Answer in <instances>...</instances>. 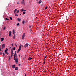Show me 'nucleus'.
Returning <instances> with one entry per match:
<instances>
[{"label": "nucleus", "instance_id": "obj_1", "mask_svg": "<svg viewBox=\"0 0 76 76\" xmlns=\"http://www.w3.org/2000/svg\"><path fill=\"white\" fill-rule=\"evenodd\" d=\"M22 50V45L20 44L19 46V48L17 50V53H19V51Z\"/></svg>", "mask_w": 76, "mask_h": 76}, {"label": "nucleus", "instance_id": "obj_2", "mask_svg": "<svg viewBox=\"0 0 76 76\" xmlns=\"http://www.w3.org/2000/svg\"><path fill=\"white\" fill-rule=\"evenodd\" d=\"M23 4L24 6H25V1H22L21 2V4Z\"/></svg>", "mask_w": 76, "mask_h": 76}, {"label": "nucleus", "instance_id": "obj_3", "mask_svg": "<svg viewBox=\"0 0 76 76\" xmlns=\"http://www.w3.org/2000/svg\"><path fill=\"white\" fill-rule=\"evenodd\" d=\"M25 33H23V35L22 36V37L21 38L22 39H24V38H25Z\"/></svg>", "mask_w": 76, "mask_h": 76}, {"label": "nucleus", "instance_id": "obj_4", "mask_svg": "<svg viewBox=\"0 0 76 76\" xmlns=\"http://www.w3.org/2000/svg\"><path fill=\"white\" fill-rule=\"evenodd\" d=\"M5 48V44H3L2 45V49H4V48Z\"/></svg>", "mask_w": 76, "mask_h": 76}, {"label": "nucleus", "instance_id": "obj_5", "mask_svg": "<svg viewBox=\"0 0 76 76\" xmlns=\"http://www.w3.org/2000/svg\"><path fill=\"white\" fill-rule=\"evenodd\" d=\"M29 45V44L28 43H26L24 45V48H26Z\"/></svg>", "mask_w": 76, "mask_h": 76}, {"label": "nucleus", "instance_id": "obj_6", "mask_svg": "<svg viewBox=\"0 0 76 76\" xmlns=\"http://www.w3.org/2000/svg\"><path fill=\"white\" fill-rule=\"evenodd\" d=\"M15 63H16V64L18 63V58H16L15 59Z\"/></svg>", "mask_w": 76, "mask_h": 76}, {"label": "nucleus", "instance_id": "obj_7", "mask_svg": "<svg viewBox=\"0 0 76 76\" xmlns=\"http://www.w3.org/2000/svg\"><path fill=\"white\" fill-rule=\"evenodd\" d=\"M47 57V56H45V57H44V58L43 59V61H45L46 60L45 59V58H46Z\"/></svg>", "mask_w": 76, "mask_h": 76}, {"label": "nucleus", "instance_id": "obj_8", "mask_svg": "<svg viewBox=\"0 0 76 76\" xmlns=\"http://www.w3.org/2000/svg\"><path fill=\"white\" fill-rule=\"evenodd\" d=\"M13 50H11V57L12 58V56H13Z\"/></svg>", "mask_w": 76, "mask_h": 76}, {"label": "nucleus", "instance_id": "obj_9", "mask_svg": "<svg viewBox=\"0 0 76 76\" xmlns=\"http://www.w3.org/2000/svg\"><path fill=\"white\" fill-rule=\"evenodd\" d=\"M11 34H12V32L10 31L9 33V37H10V36H11Z\"/></svg>", "mask_w": 76, "mask_h": 76}, {"label": "nucleus", "instance_id": "obj_10", "mask_svg": "<svg viewBox=\"0 0 76 76\" xmlns=\"http://www.w3.org/2000/svg\"><path fill=\"white\" fill-rule=\"evenodd\" d=\"M15 37H16V34H14L13 37V39H15Z\"/></svg>", "mask_w": 76, "mask_h": 76}, {"label": "nucleus", "instance_id": "obj_11", "mask_svg": "<svg viewBox=\"0 0 76 76\" xmlns=\"http://www.w3.org/2000/svg\"><path fill=\"white\" fill-rule=\"evenodd\" d=\"M17 20L19 22H20V20H21V19L20 18H18Z\"/></svg>", "mask_w": 76, "mask_h": 76}, {"label": "nucleus", "instance_id": "obj_12", "mask_svg": "<svg viewBox=\"0 0 76 76\" xmlns=\"http://www.w3.org/2000/svg\"><path fill=\"white\" fill-rule=\"evenodd\" d=\"M12 68L13 69H15V65H13L12 66Z\"/></svg>", "mask_w": 76, "mask_h": 76}, {"label": "nucleus", "instance_id": "obj_13", "mask_svg": "<svg viewBox=\"0 0 76 76\" xmlns=\"http://www.w3.org/2000/svg\"><path fill=\"white\" fill-rule=\"evenodd\" d=\"M15 70H18V67L15 68Z\"/></svg>", "mask_w": 76, "mask_h": 76}, {"label": "nucleus", "instance_id": "obj_14", "mask_svg": "<svg viewBox=\"0 0 76 76\" xmlns=\"http://www.w3.org/2000/svg\"><path fill=\"white\" fill-rule=\"evenodd\" d=\"M42 2V1H41V0H40L38 2V3H39V4H41Z\"/></svg>", "mask_w": 76, "mask_h": 76}, {"label": "nucleus", "instance_id": "obj_15", "mask_svg": "<svg viewBox=\"0 0 76 76\" xmlns=\"http://www.w3.org/2000/svg\"><path fill=\"white\" fill-rule=\"evenodd\" d=\"M4 40V38H2L1 39V41H3Z\"/></svg>", "mask_w": 76, "mask_h": 76}, {"label": "nucleus", "instance_id": "obj_16", "mask_svg": "<svg viewBox=\"0 0 76 76\" xmlns=\"http://www.w3.org/2000/svg\"><path fill=\"white\" fill-rule=\"evenodd\" d=\"M7 51H8V49L7 48L5 50V52H7Z\"/></svg>", "mask_w": 76, "mask_h": 76}, {"label": "nucleus", "instance_id": "obj_17", "mask_svg": "<svg viewBox=\"0 0 76 76\" xmlns=\"http://www.w3.org/2000/svg\"><path fill=\"white\" fill-rule=\"evenodd\" d=\"M17 11V9H15L14 10V13H16L15 12H16Z\"/></svg>", "mask_w": 76, "mask_h": 76}, {"label": "nucleus", "instance_id": "obj_18", "mask_svg": "<svg viewBox=\"0 0 76 76\" xmlns=\"http://www.w3.org/2000/svg\"><path fill=\"white\" fill-rule=\"evenodd\" d=\"M28 60H32V58L31 57H29V58H28Z\"/></svg>", "mask_w": 76, "mask_h": 76}, {"label": "nucleus", "instance_id": "obj_19", "mask_svg": "<svg viewBox=\"0 0 76 76\" xmlns=\"http://www.w3.org/2000/svg\"><path fill=\"white\" fill-rule=\"evenodd\" d=\"M5 53L7 55H8V54H9V53H8V52H5Z\"/></svg>", "mask_w": 76, "mask_h": 76}, {"label": "nucleus", "instance_id": "obj_20", "mask_svg": "<svg viewBox=\"0 0 76 76\" xmlns=\"http://www.w3.org/2000/svg\"><path fill=\"white\" fill-rule=\"evenodd\" d=\"M22 23L23 25V24H24V23H25V21H23L22 22Z\"/></svg>", "mask_w": 76, "mask_h": 76}, {"label": "nucleus", "instance_id": "obj_21", "mask_svg": "<svg viewBox=\"0 0 76 76\" xmlns=\"http://www.w3.org/2000/svg\"><path fill=\"white\" fill-rule=\"evenodd\" d=\"M16 48L15 47H14V48H13L12 49V50H15V49Z\"/></svg>", "mask_w": 76, "mask_h": 76}, {"label": "nucleus", "instance_id": "obj_22", "mask_svg": "<svg viewBox=\"0 0 76 76\" xmlns=\"http://www.w3.org/2000/svg\"><path fill=\"white\" fill-rule=\"evenodd\" d=\"M23 11H24V10L23 9H22L21 10V12H23Z\"/></svg>", "mask_w": 76, "mask_h": 76}, {"label": "nucleus", "instance_id": "obj_23", "mask_svg": "<svg viewBox=\"0 0 76 76\" xmlns=\"http://www.w3.org/2000/svg\"><path fill=\"white\" fill-rule=\"evenodd\" d=\"M10 20H12V17H10Z\"/></svg>", "mask_w": 76, "mask_h": 76}, {"label": "nucleus", "instance_id": "obj_24", "mask_svg": "<svg viewBox=\"0 0 76 76\" xmlns=\"http://www.w3.org/2000/svg\"><path fill=\"white\" fill-rule=\"evenodd\" d=\"M14 54H15V55H17V54H16V51H15V53H14Z\"/></svg>", "mask_w": 76, "mask_h": 76}, {"label": "nucleus", "instance_id": "obj_25", "mask_svg": "<svg viewBox=\"0 0 76 76\" xmlns=\"http://www.w3.org/2000/svg\"><path fill=\"white\" fill-rule=\"evenodd\" d=\"M5 20H9V19H8L7 18H5Z\"/></svg>", "mask_w": 76, "mask_h": 76}, {"label": "nucleus", "instance_id": "obj_26", "mask_svg": "<svg viewBox=\"0 0 76 76\" xmlns=\"http://www.w3.org/2000/svg\"><path fill=\"white\" fill-rule=\"evenodd\" d=\"M14 14H15V16H16V17L18 16V15H17V14H16V13H14Z\"/></svg>", "mask_w": 76, "mask_h": 76}, {"label": "nucleus", "instance_id": "obj_27", "mask_svg": "<svg viewBox=\"0 0 76 76\" xmlns=\"http://www.w3.org/2000/svg\"><path fill=\"white\" fill-rule=\"evenodd\" d=\"M43 61V64H45V61Z\"/></svg>", "mask_w": 76, "mask_h": 76}, {"label": "nucleus", "instance_id": "obj_28", "mask_svg": "<svg viewBox=\"0 0 76 76\" xmlns=\"http://www.w3.org/2000/svg\"><path fill=\"white\" fill-rule=\"evenodd\" d=\"M13 34H15V30H13Z\"/></svg>", "mask_w": 76, "mask_h": 76}, {"label": "nucleus", "instance_id": "obj_29", "mask_svg": "<svg viewBox=\"0 0 76 76\" xmlns=\"http://www.w3.org/2000/svg\"><path fill=\"white\" fill-rule=\"evenodd\" d=\"M15 58H17V55H15Z\"/></svg>", "mask_w": 76, "mask_h": 76}, {"label": "nucleus", "instance_id": "obj_30", "mask_svg": "<svg viewBox=\"0 0 76 76\" xmlns=\"http://www.w3.org/2000/svg\"><path fill=\"white\" fill-rule=\"evenodd\" d=\"M19 10H17V11L16 13H19Z\"/></svg>", "mask_w": 76, "mask_h": 76}, {"label": "nucleus", "instance_id": "obj_31", "mask_svg": "<svg viewBox=\"0 0 76 76\" xmlns=\"http://www.w3.org/2000/svg\"><path fill=\"white\" fill-rule=\"evenodd\" d=\"M26 13V12H23V15H25V14Z\"/></svg>", "mask_w": 76, "mask_h": 76}, {"label": "nucleus", "instance_id": "obj_32", "mask_svg": "<svg viewBox=\"0 0 76 76\" xmlns=\"http://www.w3.org/2000/svg\"><path fill=\"white\" fill-rule=\"evenodd\" d=\"M10 49H11V51H12V48H11V47H10Z\"/></svg>", "mask_w": 76, "mask_h": 76}, {"label": "nucleus", "instance_id": "obj_33", "mask_svg": "<svg viewBox=\"0 0 76 76\" xmlns=\"http://www.w3.org/2000/svg\"><path fill=\"white\" fill-rule=\"evenodd\" d=\"M46 9H47V7H45V10H46Z\"/></svg>", "mask_w": 76, "mask_h": 76}, {"label": "nucleus", "instance_id": "obj_34", "mask_svg": "<svg viewBox=\"0 0 76 76\" xmlns=\"http://www.w3.org/2000/svg\"><path fill=\"white\" fill-rule=\"evenodd\" d=\"M3 29L4 30H5V29H6V27H4Z\"/></svg>", "mask_w": 76, "mask_h": 76}, {"label": "nucleus", "instance_id": "obj_35", "mask_svg": "<svg viewBox=\"0 0 76 76\" xmlns=\"http://www.w3.org/2000/svg\"><path fill=\"white\" fill-rule=\"evenodd\" d=\"M19 23H17V26H19Z\"/></svg>", "mask_w": 76, "mask_h": 76}, {"label": "nucleus", "instance_id": "obj_36", "mask_svg": "<svg viewBox=\"0 0 76 76\" xmlns=\"http://www.w3.org/2000/svg\"><path fill=\"white\" fill-rule=\"evenodd\" d=\"M11 45H12V47H13V44H11Z\"/></svg>", "mask_w": 76, "mask_h": 76}, {"label": "nucleus", "instance_id": "obj_37", "mask_svg": "<svg viewBox=\"0 0 76 76\" xmlns=\"http://www.w3.org/2000/svg\"><path fill=\"white\" fill-rule=\"evenodd\" d=\"M3 56L4 55V53H3Z\"/></svg>", "mask_w": 76, "mask_h": 76}, {"label": "nucleus", "instance_id": "obj_38", "mask_svg": "<svg viewBox=\"0 0 76 76\" xmlns=\"http://www.w3.org/2000/svg\"><path fill=\"white\" fill-rule=\"evenodd\" d=\"M15 45L16 47H17V45L16 44H15Z\"/></svg>", "mask_w": 76, "mask_h": 76}, {"label": "nucleus", "instance_id": "obj_39", "mask_svg": "<svg viewBox=\"0 0 76 76\" xmlns=\"http://www.w3.org/2000/svg\"><path fill=\"white\" fill-rule=\"evenodd\" d=\"M17 4H19V2H18L17 3Z\"/></svg>", "mask_w": 76, "mask_h": 76}, {"label": "nucleus", "instance_id": "obj_40", "mask_svg": "<svg viewBox=\"0 0 76 76\" xmlns=\"http://www.w3.org/2000/svg\"><path fill=\"white\" fill-rule=\"evenodd\" d=\"M15 55H14V57H15Z\"/></svg>", "mask_w": 76, "mask_h": 76}, {"label": "nucleus", "instance_id": "obj_41", "mask_svg": "<svg viewBox=\"0 0 76 76\" xmlns=\"http://www.w3.org/2000/svg\"><path fill=\"white\" fill-rule=\"evenodd\" d=\"M14 60H15V57H14Z\"/></svg>", "mask_w": 76, "mask_h": 76}, {"label": "nucleus", "instance_id": "obj_42", "mask_svg": "<svg viewBox=\"0 0 76 76\" xmlns=\"http://www.w3.org/2000/svg\"><path fill=\"white\" fill-rule=\"evenodd\" d=\"M1 48H0V51H1Z\"/></svg>", "mask_w": 76, "mask_h": 76}, {"label": "nucleus", "instance_id": "obj_43", "mask_svg": "<svg viewBox=\"0 0 76 76\" xmlns=\"http://www.w3.org/2000/svg\"><path fill=\"white\" fill-rule=\"evenodd\" d=\"M20 55H19V57H20Z\"/></svg>", "mask_w": 76, "mask_h": 76}, {"label": "nucleus", "instance_id": "obj_44", "mask_svg": "<svg viewBox=\"0 0 76 76\" xmlns=\"http://www.w3.org/2000/svg\"><path fill=\"white\" fill-rule=\"evenodd\" d=\"M9 60H10V58H9Z\"/></svg>", "mask_w": 76, "mask_h": 76}, {"label": "nucleus", "instance_id": "obj_45", "mask_svg": "<svg viewBox=\"0 0 76 76\" xmlns=\"http://www.w3.org/2000/svg\"><path fill=\"white\" fill-rule=\"evenodd\" d=\"M37 1H38V0H36Z\"/></svg>", "mask_w": 76, "mask_h": 76}, {"label": "nucleus", "instance_id": "obj_46", "mask_svg": "<svg viewBox=\"0 0 76 76\" xmlns=\"http://www.w3.org/2000/svg\"><path fill=\"white\" fill-rule=\"evenodd\" d=\"M24 12H25V11H26V10H24Z\"/></svg>", "mask_w": 76, "mask_h": 76}, {"label": "nucleus", "instance_id": "obj_47", "mask_svg": "<svg viewBox=\"0 0 76 76\" xmlns=\"http://www.w3.org/2000/svg\"><path fill=\"white\" fill-rule=\"evenodd\" d=\"M22 1H25V0H22Z\"/></svg>", "mask_w": 76, "mask_h": 76}, {"label": "nucleus", "instance_id": "obj_48", "mask_svg": "<svg viewBox=\"0 0 76 76\" xmlns=\"http://www.w3.org/2000/svg\"><path fill=\"white\" fill-rule=\"evenodd\" d=\"M30 30H31V31H32V30H31V29Z\"/></svg>", "mask_w": 76, "mask_h": 76}, {"label": "nucleus", "instance_id": "obj_49", "mask_svg": "<svg viewBox=\"0 0 76 76\" xmlns=\"http://www.w3.org/2000/svg\"><path fill=\"white\" fill-rule=\"evenodd\" d=\"M24 76H26V75Z\"/></svg>", "mask_w": 76, "mask_h": 76}, {"label": "nucleus", "instance_id": "obj_50", "mask_svg": "<svg viewBox=\"0 0 76 76\" xmlns=\"http://www.w3.org/2000/svg\"><path fill=\"white\" fill-rule=\"evenodd\" d=\"M20 64H19V66H20Z\"/></svg>", "mask_w": 76, "mask_h": 76}, {"label": "nucleus", "instance_id": "obj_51", "mask_svg": "<svg viewBox=\"0 0 76 76\" xmlns=\"http://www.w3.org/2000/svg\"><path fill=\"white\" fill-rule=\"evenodd\" d=\"M22 15V14H20V15Z\"/></svg>", "mask_w": 76, "mask_h": 76}]
</instances>
